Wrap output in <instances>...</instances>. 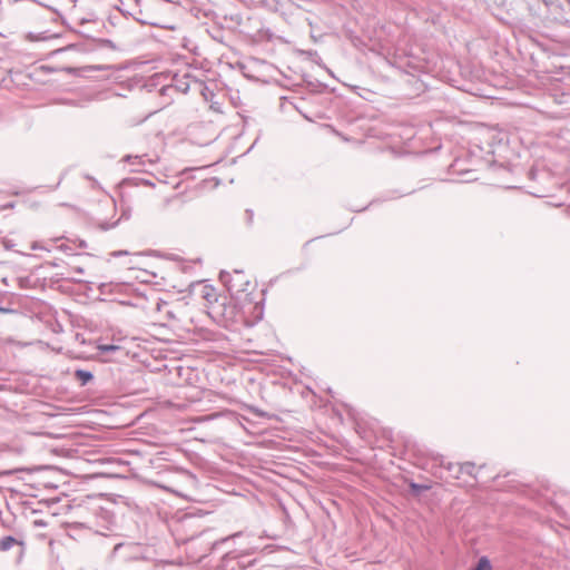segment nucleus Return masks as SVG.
Returning a JSON list of instances; mask_svg holds the SVG:
<instances>
[{"instance_id":"f257e3e1","label":"nucleus","mask_w":570,"mask_h":570,"mask_svg":"<svg viewBox=\"0 0 570 570\" xmlns=\"http://www.w3.org/2000/svg\"><path fill=\"white\" fill-rule=\"evenodd\" d=\"M222 311L217 312L223 317V325L227 328H237L238 325L245 323L244 313L234 302L222 304Z\"/></svg>"},{"instance_id":"f03ea898","label":"nucleus","mask_w":570,"mask_h":570,"mask_svg":"<svg viewBox=\"0 0 570 570\" xmlns=\"http://www.w3.org/2000/svg\"><path fill=\"white\" fill-rule=\"evenodd\" d=\"M219 278L232 294L247 292V287L250 285L242 271H235L234 275L222 272Z\"/></svg>"},{"instance_id":"7ed1b4c3","label":"nucleus","mask_w":570,"mask_h":570,"mask_svg":"<svg viewBox=\"0 0 570 570\" xmlns=\"http://www.w3.org/2000/svg\"><path fill=\"white\" fill-rule=\"evenodd\" d=\"M124 161L134 166V171H145L146 166H154L159 161L157 154H142V155H127L124 157Z\"/></svg>"},{"instance_id":"20e7f679","label":"nucleus","mask_w":570,"mask_h":570,"mask_svg":"<svg viewBox=\"0 0 570 570\" xmlns=\"http://www.w3.org/2000/svg\"><path fill=\"white\" fill-rule=\"evenodd\" d=\"M114 7L125 17H132L136 21L142 22L139 17L141 10L139 9L138 0H117Z\"/></svg>"},{"instance_id":"39448f33","label":"nucleus","mask_w":570,"mask_h":570,"mask_svg":"<svg viewBox=\"0 0 570 570\" xmlns=\"http://www.w3.org/2000/svg\"><path fill=\"white\" fill-rule=\"evenodd\" d=\"M189 90V77L185 75L181 79H175V82L171 85L163 86L161 91H178L180 94H186Z\"/></svg>"},{"instance_id":"423d86ee","label":"nucleus","mask_w":570,"mask_h":570,"mask_svg":"<svg viewBox=\"0 0 570 570\" xmlns=\"http://www.w3.org/2000/svg\"><path fill=\"white\" fill-rule=\"evenodd\" d=\"M75 379L79 382L81 386H85L94 380V374L90 371L76 370Z\"/></svg>"},{"instance_id":"0eeeda50","label":"nucleus","mask_w":570,"mask_h":570,"mask_svg":"<svg viewBox=\"0 0 570 570\" xmlns=\"http://www.w3.org/2000/svg\"><path fill=\"white\" fill-rule=\"evenodd\" d=\"M16 544H22V542L12 535H7L0 539V551H8Z\"/></svg>"},{"instance_id":"6e6552de","label":"nucleus","mask_w":570,"mask_h":570,"mask_svg":"<svg viewBox=\"0 0 570 570\" xmlns=\"http://www.w3.org/2000/svg\"><path fill=\"white\" fill-rule=\"evenodd\" d=\"M255 4L265 7L269 10L278 11L283 6L281 0H253Z\"/></svg>"},{"instance_id":"1a4fd4ad","label":"nucleus","mask_w":570,"mask_h":570,"mask_svg":"<svg viewBox=\"0 0 570 570\" xmlns=\"http://www.w3.org/2000/svg\"><path fill=\"white\" fill-rule=\"evenodd\" d=\"M474 570H491V563L487 557L479 559V562Z\"/></svg>"},{"instance_id":"9d476101","label":"nucleus","mask_w":570,"mask_h":570,"mask_svg":"<svg viewBox=\"0 0 570 570\" xmlns=\"http://www.w3.org/2000/svg\"><path fill=\"white\" fill-rule=\"evenodd\" d=\"M132 548H134V546H131V544L118 543L112 549V557H116L121 551L131 550Z\"/></svg>"},{"instance_id":"9b49d317","label":"nucleus","mask_w":570,"mask_h":570,"mask_svg":"<svg viewBox=\"0 0 570 570\" xmlns=\"http://www.w3.org/2000/svg\"><path fill=\"white\" fill-rule=\"evenodd\" d=\"M473 470H474V463H472V462H464L460 466L461 472L470 474V475H472Z\"/></svg>"},{"instance_id":"f8f14e48","label":"nucleus","mask_w":570,"mask_h":570,"mask_svg":"<svg viewBox=\"0 0 570 570\" xmlns=\"http://www.w3.org/2000/svg\"><path fill=\"white\" fill-rule=\"evenodd\" d=\"M98 350L104 353H109L119 350V347L114 344H101L98 346Z\"/></svg>"},{"instance_id":"ddd939ff","label":"nucleus","mask_w":570,"mask_h":570,"mask_svg":"<svg viewBox=\"0 0 570 570\" xmlns=\"http://www.w3.org/2000/svg\"><path fill=\"white\" fill-rule=\"evenodd\" d=\"M411 488L415 491V492H419L421 491L422 489H424V487L420 485V484H416V483H411Z\"/></svg>"},{"instance_id":"4468645a","label":"nucleus","mask_w":570,"mask_h":570,"mask_svg":"<svg viewBox=\"0 0 570 570\" xmlns=\"http://www.w3.org/2000/svg\"><path fill=\"white\" fill-rule=\"evenodd\" d=\"M407 67H409V68H411V69H413V70H419V69H420V66H419L417 63H412V62H410V61H409V63H407Z\"/></svg>"},{"instance_id":"2eb2a0df","label":"nucleus","mask_w":570,"mask_h":570,"mask_svg":"<svg viewBox=\"0 0 570 570\" xmlns=\"http://www.w3.org/2000/svg\"><path fill=\"white\" fill-rule=\"evenodd\" d=\"M257 550H259V546H253L249 548V551H247V553H254Z\"/></svg>"},{"instance_id":"dca6fc26","label":"nucleus","mask_w":570,"mask_h":570,"mask_svg":"<svg viewBox=\"0 0 570 570\" xmlns=\"http://www.w3.org/2000/svg\"><path fill=\"white\" fill-rule=\"evenodd\" d=\"M11 312H12V309L0 306V313L7 314V313H11Z\"/></svg>"},{"instance_id":"f3484780","label":"nucleus","mask_w":570,"mask_h":570,"mask_svg":"<svg viewBox=\"0 0 570 570\" xmlns=\"http://www.w3.org/2000/svg\"><path fill=\"white\" fill-rule=\"evenodd\" d=\"M240 535H243V532H236V533L232 534V535L229 537V539H234V538H237V537H240ZM226 540H228V538H226V539H225V541H226Z\"/></svg>"},{"instance_id":"a211bd4d","label":"nucleus","mask_w":570,"mask_h":570,"mask_svg":"<svg viewBox=\"0 0 570 570\" xmlns=\"http://www.w3.org/2000/svg\"><path fill=\"white\" fill-rule=\"evenodd\" d=\"M173 92H174V91L163 92V91L160 90V94H161L163 96H169V97H170Z\"/></svg>"},{"instance_id":"6ab92c4d","label":"nucleus","mask_w":570,"mask_h":570,"mask_svg":"<svg viewBox=\"0 0 570 570\" xmlns=\"http://www.w3.org/2000/svg\"><path fill=\"white\" fill-rule=\"evenodd\" d=\"M29 38H30L31 40H38V39H39L38 37H33L32 35H29Z\"/></svg>"},{"instance_id":"aec40b11","label":"nucleus","mask_w":570,"mask_h":570,"mask_svg":"<svg viewBox=\"0 0 570 570\" xmlns=\"http://www.w3.org/2000/svg\"><path fill=\"white\" fill-rule=\"evenodd\" d=\"M190 539H194V535H190V538L184 539V541H188Z\"/></svg>"},{"instance_id":"412c9836","label":"nucleus","mask_w":570,"mask_h":570,"mask_svg":"<svg viewBox=\"0 0 570 570\" xmlns=\"http://www.w3.org/2000/svg\"><path fill=\"white\" fill-rule=\"evenodd\" d=\"M73 3H76L78 0H71Z\"/></svg>"}]
</instances>
